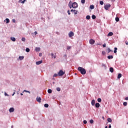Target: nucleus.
<instances>
[{
  "instance_id": "nucleus-55",
  "label": "nucleus",
  "mask_w": 128,
  "mask_h": 128,
  "mask_svg": "<svg viewBox=\"0 0 128 128\" xmlns=\"http://www.w3.org/2000/svg\"><path fill=\"white\" fill-rule=\"evenodd\" d=\"M4 94H5V96H8V94H6V93H5Z\"/></svg>"
},
{
  "instance_id": "nucleus-28",
  "label": "nucleus",
  "mask_w": 128,
  "mask_h": 128,
  "mask_svg": "<svg viewBox=\"0 0 128 128\" xmlns=\"http://www.w3.org/2000/svg\"><path fill=\"white\" fill-rule=\"evenodd\" d=\"M86 20H90V16H86Z\"/></svg>"
},
{
  "instance_id": "nucleus-6",
  "label": "nucleus",
  "mask_w": 128,
  "mask_h": 128,
  "mask_svg": "<svg viewBox=\"0 0 128 128\" xmlns=\"http://www.w3.org/2000/svg\"><path fill=\"white\" fill-rule=\"evenodd\" d=\"M36 100L38 102H40L42 101V98H40V97L38 96L36 98Z\"/></svg>"
},
{
  "instance_id": "nucleus-29",
  "label": "nucleus",
  "mask_w": 128,
  "mask_h": 128,
  "mask_svg": "<svg viewBox=\"0 0 128 128\" xmlns=\"http://www.w3.org/2000/svg\"><path fill=\"white\" fill-rule=\"evenodd\" d=\"M52 91L50 89H48V94H52Z\"/></svg>"
},
{
  "instance_id": "nucleus-11",
  "label": "nucleus",
  "mask_w": 128,
  "mask_h": 128,
  "mask_svg": "<svg viewBox=\"0 0 128 128\" xmlns=\"http://www.w3.org/2000/svg\"><path fill=\"white\" fill-rule=\"evenodd\" d=\"M95 104H96V100H92V106H94Z\"/></svg>"
},
{
  "instance_id": "nucleus-8",
  "label": "nucleus",
  "mask_w": 128,
  "mask_h": 128,
  "mask_svg": "<svg viewBox=\"0 0 128 128\" xmlns=\"http://www.w3.org/2000/svg\"><path fill=\"white\" fill-rule=\"evenodd\" d=\"M9 112H14V108H10Z\"/></svg>"
},
{
  "instance_id": "nucleus-19",
  "label": "nucleus",
  "mask_w": 128,
  "mask_h": 128,
  "mask_svg": "<svg viewBox=\"0 0 128 128\" xmlns=\"http://www.w3.org/2000/svg\"><path fill=\"white\" fill-rule=\"evenodd\" d=\"M6 24H8V23H10V19L6 18Z\"/></svg>"
},
{
  "instance_id": "nucleus-48",
  "label": "nucleus",
  "mask_w": 128,
  "mask_h": 128,
  "mask_svg": "<svg viewBox=\"0 0 128 128\" xmlns=\"http://www.w3.org/2000/svg\"><path fill=\"white\" fill-rule=\"evenodd\" d=\"M26 0H24L23 1H22L21 2L22 4H24V2H26Z\"/></svg>"
},
{
  "instance_id": "nucleus-33",
  "label": "nucleus",
  "mask_w": 128,
  "mask_h": 128,
  "mask_svg": "<svg viewBox=\"0 0 128 128\" xmlns=\"http://www.w3.org/2000/svg\"><path fill=\"white\" fill-rule=\"evenodd\" d=\"M44 108H48V104H44Z\"/></svg>"
},
{
  "instance_id": "nucleus-23",
  "label": "nucleus",
  "mask_w": 128,
  "mask_h": 128,
  "mask_svg": "<svg viewBox=\"0 0 128 128\" xmlns=\"http://www.w3.org/2000/svg\"><path fill=\"white\" fill-rule=\"evenodd\" d=\"M114 54H116V50H118V48H114Z\"/></svg>"
},
{
  "instance_id": "nucleus-12",
  "label": "nucleus",
  "mask_w": 128,
  "mask_h": 128,
  "mask_svg": "<svg viewBox=\"0 0 128 128\" xmlns=\"http://www.w3.org/2000/svg\"><path fill=\"white\" fill-rule=\"evenodd\" d=\"M10 40L12 42H16V38L14 37H11Z\"/></svg>"
},
{
  "instance_id": "nucleus-1",
  "label": "nucleus",
  "mask_w": 128,
  "mask_h": 128,
  "mask_svg": "<svg viewBox=\"0 0 128 128\" xmlns=\"http://www.w3.org/2000/svg\"><path fill=\"white\" fill-rule=\"evenodd\" d=\"M78 72H80V74H86V69L82 67H78Z\"/></svg>"
},
{
  "instance_id": "nucleus-18",
  "label": "nucleus",
  "mask_w": 128,
  "mask_h": 128,
  "mask_svg": "<svg viewBox=\"0 0 128 128\" xmlns=\"http://www.w3.org/2000/svg\"><path fill=\"white\" fill-rule=\"evenodd\" d=\"M92 20H96V15H92Z\"/></svg>"
},
{
  "instance_id": "nucleus-44",
  "label": "nucleus",
  "mask_w": 128,
  "mask_h": 128,
  "mask_svg": "<svg viewBox=\"0 0 128 128\" xmlns=\"http://www.w3.org/2000/svg\"><path fill=\"white\" fill-rule=\"evenodd\" d=\"M106 44H103V48H106Z\"/></svg>"
},
{
  "instance_id": "nucleus-60",
  "label": "nucleus",
  "mask_w": 128,
  "mask_h": 128,
  "mask_svg": "<svg viewBox=\"0 0 128 128\" xmlns=\"http://www.w3.org/2000/svg\"><path fill=\"white\" fill-rule=\"evenodd\" d=\"M105 128H108V126H106L105 127Z\"/></svg>"
},
{
  "instance_id": "nucleus-42",
  "label": "nucleus",
  "mask_w": 128,
  "mask_h": 128,
  "mask_svg": "<svg viewBox=\"0 0 128 128\" xmlns=\"http://www.w3.org/2000/svg\"><path fill=\"white\" fill-rule=\"evenodd\" d=\"M71 47L70 46H67V50H70Z\"/></svg>"
},
{
  "instance_id": "nucleus-53",
  "label": "nucleus",
  "mask_w": 128,
  "mask_h": 128,
  "mask_svg": "<svg viewBox=\"0 0 128 128\" xmlns=\"http://www.w3.org/2000/svg\"><path fill=\"white\" fill-rule=\"evenodd\" d=\"M108 128H112V125L110 124Z\"/></svg>"
},
{
  "instance_id": "nucleus-5",
  "label": "nucleus",
  "mask_w": 128,
  "mask_h": 128,
  "mask_svg": "<svg viewBox=\"0 0 128 128\" xmlns=\"http://www.w3.org/2000/svg\"><path fill=\"white\" fill-rule=\"evenodd\" d=\"M96 41H94V40L93 39H90L89 41V42L90 44H94Z\"/></svg>"
},
{
  "instance_id": "nucleus-56",
  "label": "nucleus",
  "mask_w": 128,
  "mask_h": 128,
  "mask_svg": "<svg viewBox=\"0 0 128 128\" xmlns=\"http://www.w3.org/2000/svg\"><path fill=\"white\" fill-rule=\"evenodd\" d=\"M20 95H21V96H24V94H22V93H21V94H20Z\"/></svg>"
},
{
  "instance_id": "nucleus-14",
  "label": "nucleus",
  "mask_w": 128,
  "mask_h": 128,
  "mask_svg": "<svg viewBox=\"0 0 128 128\" xmlns=\"http://www.w3.org/2000/svg\"><path fill=\"white\" fill-rule=\"evenodd\" d=\"M50 54L52 56V58H56V56H54V54L52 53Z\"/></svg>"
},
{
  "instance_id": "nucleus-47",
  "label": "nucleus",
  "mask_w": 128,
  "mask_h": 128,
  "mask_svg": "<svg viewBox=\"0 0 128 128\" xmlns=\"http://www.w3.org/2000/svg\"><path fill=\"white\" fill-rule=\"evenodd\" d=\"M35 36H36V34H38V32L36 31L34 32Z\"/></svg>"
},
{
  "instance_id": "nucleus-46",
  "label": "nucleus",
  "mask_w": 128,
  "mask_h": 128,
  "mask_svg": "<svg viewBox=\"0 0 128 128\" xmlns=\"http://www.w3.org/2000/svg\"><path fill=\"white\" fill-rule=\"evenodd\" d=\"M125 44L126 46H128V41H126L125 42Z\"/></svg>"
},
{
  "instance_id": "nucleus-40",
  "label": "nucleus",
  "mask_w": 128,
  "mask_h": 128,
  "mask_svg": "<svg viewBox=\"0 0 128 128\" xmlns=\"http://www.w3.org/2000/svg\"><path fill=\"white\" fill-rule=\"evenodd\" d=\"M90 124H94V120H90Z\"/></svg>"
},
{
  "instance_id": "nucleus-25",
  "label": "nucleus",
  "mask_w": 128,
  "mask_h": 128,
  "mask_svg": "<svg viewBox=\"0 0 128 128\" xmlns=\"http://www.w3.org/2000/svg\"><path fill=\"white\" fill-rule=\"evenodd\" d=\"M95 106H96V108H98L100 105L99 103H96Z\"/></svg>"
},
{
  "instance_id": "nucleus-4",
  "label": "nucleus",
  "mask_w": 128,
  "mask_h": 128,
  "mask_svg": "<svg viewBox=\"0 0 128 128\" xmlns=\"http://www.w3.org/2000/svg\"><path fill=\"white\" fill-rule=\"evenodd\" d=\"M110 8V4H106L104 6V8L106 10H108V8Z\"/></svg>"
},
{
  "instance_id": "nucleus-13",
  "label": "nucleus",
  "mask_w": 128,
  "mask_h": 128,
  "mask_svg": "<svg viewBox=\"0 0 128 128\" xmlns=\"http://www.w3.org/2000/svg\"><path fill=\"white\" fill-rule=\"evenodd\" d=\"M108 60H111V58H114V56H108Z\"/></svg>"
},
{
  "instance_id": "nucleus-16",
  "label": "nucleus",
  "mask_w": 128,
  "mask_h": 128,
  "mask_svg": "<svg viewBox=\"0 0 128 128\" xmlns=\"http://www.w3.org/2000/svg\"><path fill=\"white\" fill-rule=\"evenodd\" d=\"M110 72H114V68H112V67L110 68Z\"/></svg>"
},
{
  "instance_id": "nucleus-61",
  "label": "nucleus",
  "mask_w": 128,
  "mask_h": 128,
  "mask_svg": "<svg viewBox=\"0 0 128 128\" xmlns=\"http://www.w3.org/2000/svg\"><path fill=\"white\" fill-rule=\"evenodd\" d=\"M127 124H128V123H127Z\"/></svg>"
},
{
  "instance_id": "nucleus-27",
  "label": "nucleus",
  "mask_w": 128,
  "mask_h": 128,
  "mask_svg": "<svg viewBox=\"0 0 128 128\" xmlns=\"http://www.w3.org/2000/svg\"><path fill=\"white\" fill-rule=\"evenodd\" d=\"M74 14H78V10H74Z\"/></svg>"
},
{
  "instance_id": "nucleus-9",
  "label": "nucleus",
  "mask_w": 128,
  "mask_h": 128,
  "mask_svg": "<svg viewBox=\"0 0 128 128\" xmlns=\"http://www.w3.org/2000/svg\"><path fill=\"white\" fill-rule=\"evenodd\" d=\"M42 64V60H40L36 62V64L38 66V64Z\"/></svg>"
},
{
  "instance_id": "nucleus-21",
  "label": "nucleus",
  "mask_w": 128,
  "mask_h": 128,
  "mask_svg": "<svg viewBox=\"0 0 128 128\" xmlns=\"http://www.w3.org/2000/svg\"><path fill=\"white\" fill-rule=\"evenodd\" d=\"M102 68H106V64H102Z\"/></svg>"
},
{
  "instance_id": "nucleus-41",
  "label": "nucleus",
  "mask_w": 128,
  "mask_h": 128,
  "mask_svg": "<svg viewBox=\"0 0 128 128\" xmlns=\"http://www.w3.org/2000/svg\"><path fill=\"white\" fill-rule=\"evenodd\" d=\"M88 123V122L86 121V120H84V124H87Z\"/></svg>"
},
{
  "instance_id": "nucleus-43",
  "label": "nucleus",
  "mask_w": 128,
  "mask_h": 128,
  "mask_svg": "<svg viewBox=\"0 0 128 128\" xmlns=\"http://www.w3.org/2000/svg\"><path fill=\"white\" fill-rule=\"evenodd\" d=\"M58 76V74H54L53 76L56 77V76Z\"/></svg>"
},
{
  "instance_id": "nucleus-37",
  "label": "nucleus",
  "mask_w": 128,
  "mask_h": 128,
  "mask_svg": "<svg viewBox=\"0 0 128 128\" xmlns=\"http://www.w3.org/2000/svg\"><path fill=\"white\" fill-rule=\"evenodd\" d=\"M100 4H101V6H102V4H104V2L102 1H100Z\"/></svg>"
},
{
  "instance_id": "nucleus-32",
  "label": "nucleus",
  "mask_w": 128,
  "mask_h": 128,
  "mask_svg": "<svg viewBox=\"0 0 128 128\" xmlns=\"http://www.w3.org/2000/svg\"><path fill=\"white\" fill-rule=\"evenodd\" d=\"M123 104H124V106H126L128 105V102H124L123 103Z\"/></svg>"
},
{
  "instance_id": "nucleus-34",
  "label": "nucleus",
  "mask_w": 128,
  "mask_h": 128,
  "mask_svg": "<svg viewBox=\"0 0 128 128\" xmlns=\"http://www.w3.org/2000/svg\"><path fill=\"white\" fill-rule=\"evenodd\" d=\"M26 52H30V50L28 48H26Z\"/></svg>"
},
{
  "instance_id": "nucleus-45",
  "label": "nucleus",
  "mask_w": 128,
  "mask_h": 128,
  "mask_svg": "<svg viewBox=\"0 0 128 128\" xmlns=\"http://www.w3.org/2000/svg\"><path fill=\"white\" fill-rule=\"evenodd\" d=\"M28 92V90H24L23 91V92Z\"/></svg>"
},
{
  "instance_id": "nucleus-36",
  "label": "nucleus",
  "mask_w": 128,
  "mask_h": 128,
  "mask_svg": "<svg viewBox=\"0 0 128 128\" xmlns=\"http://www.w3.org/2000/svg\"><path fill=\"white\" fill-rule=\"evenodd\" d=\"M56 90H58V92H60V88H56Z\"/></svg>"
},
{
  "instance_id": "nucleus-31",
  "label": "nucleus",
  "mask_w": 128,
  "mask_h": 128,
  "mask_svg": "<svg viewBox=\"0 0 128 128\" xmlns=\"http://www.w3.org/2000/svg\"><path fill=\"white\" fill-rule=\"evenodd\" d=\"M116 22H120V18L118 17L116 18Z\"/></svg>"
},
{
  "instance_id": "nucleus-58",
  "label": "nucleus",
  "mask_w": 128,
  "mask_h": 128,
  "mask_svg": "<svg viewBox=\"0 0 128 128\" xmlns=\"http://www.w3.org/2000/svg\"><path fill=\"white\" fill-rule=\"evenodd\" d=\"M102 118H103V120H104V117L103 116V117H102Z\"/></svg>"
},
{
  "instance_id": "nucleus-49",
  "label": "nucleus",
  "mask_w": 128,
  "mask_h": 128,
  "mask_svg": "<svg viewBox=\"0 0 128 128\" xmlns=\"http://www.w3.org/2000/svg\"><path fill=\"white\" fill-rule=\"evenodd\" d=\"M42 56V54L40 53L39 54V56Z\"/></svg>"
},
{
  "instance_id": "nucleus-26",
  "label": "nucleus",
  "mask_w": 128,
  "mask_h": 128,
  "mask_svg": "<svg viewBox=\"0 0 128 128\" xmlns=\"http://www.w3.org/2000/svg\"><path fill=\"white\" fill-rule=\"evenodd\" d=\"M122 78V74H119L118 76V78Z\"/></svg>"
},
{
  "instance_id": "nucleus-52",
  "label": "nucleus",
  "mask_w": 128,
  "mask_h": 128,
  "mask_svg": "<svg viewBox=\"0 0 128 128\" xmlns=\"http://www.w3.org/2000/svg\"><path fill=\"white\" fill-rule=\"evenodd\" d=\"M125 100H128V97H126V98H125Z\"/></svg>"
},
{
  "instance_id": "nucleus-7",
  "label": "nucleus",
  "mask_w": 128,
  "mask_h": 128,
  "mask_svg": "<svg viewBox=\"0 0 128 128\" xmlns=\"http://www.w3.org/2000/svg\"><path fill=\"white\" fill-rule=\"evenodd\" d=\"M68 36L70 38H72V36H74V32H70L69 34H68Z\"/></svg>"
},
{
  "instance_id": "nucleus-57",
  "label": "nucleus",
  "mask_w": 128,
  "mask_h": 128,
  "mask_svg": "<svg viewBox=\"0 0 128 128\" xmlns=\"http://www.w3.org/2000/svg\"><path fill=\"white\" fill-rule=\"evenodd\" d=\"M70 12H74V10H71Z\"/></svg>"
},
{
  "instance_id": "nucleus-54",
  "label": "nucleus",
  "mask_w": 128,
  "mask_h": 128,
  "mask_svg": "<svg viewBox=\"0 0 128 128\" xmlns=\"http://www.w3.org/2000/svg\"><path fill=\"white\" fill-rule=\"evenodd\" d=\"M14 94H16L14 92V94H12V96H14Z\"/></svg>"
},
{
  "instance_id": "nucleus-38",
  "label": "nucleus",
  "mask_w": 128,
  "mask_h": 128,
  "mask_svg": "<svg viewBox=\"0 0 128 128\" xmlns=\"http://www.w3.org/2000/svg\"><path fill=\"white\" fill-rule=\"evenodd\" d=\"M22 42H25V41H26V38H22Z\"/></svg>"
},
{
  "instance_id": "nucleus-22",
  "label": "nucleus",
  "mask_w": 128,
  "mask_h": 128,
  "mask_svg": "<svg viewBox=\"0 0 128 128\" xmlns=\"http://www.w3.org/2000/svg\"><path fill=\"white\" fill-rule=\"evenodd\" d=\"M90 10H94V5H91L90 6Z\"/></svg>"
},
{
  "instance_id": "nucleus-59",
  "label": "nucleus",
  "mask_w": 128,
  "mask_h": 128,
  "mask_svg": "<svg viewBox=\"0 0 128 128\" xmlns=\"http://www.w3.org/2000/svg\"><path fill=\"white\" fill-rule=\"evenodd\" d=\"M22 0H20V2H22Z\"/></svg>"
},
{
  "instance_id": "nucleus-51",
  "label": "nucleus",
  "mask_w": 128,
  "mask_h": 128,
  "mask_svg": "<svg viewBox=\"0 0 128 128\" xmlns=\"http://www.w3.org/2000/svg\"><path fill=\"white\" fill-rule=\"evenodd\" d=\"M12 22H16V20L13 19V20H12Z\"/></svg>"
},
{
  "instance_id": "nucleus-35",
  "label": "nucleus",
  "mask_w": 128,
  "mask_h": 128,
  "mask_svg": "<svg viewBox=\"0 0 128 128\" xmlns=\"http://www.w3.org/2000/svg\"><path fill=\"white\" fill-rule=\"evenodd\" d=\"M82 4H84L86 2V0H81Z\"/></svg>"
},
{
  "instance_id": "nucleus-50",
  "label": "nucleus",
  "mask_w": 128,
  "mask_h": 128,
  "mask_svg": "<svg viewBox=\"0 0 128 128\" xmlns=\"http://www.w3.org/2000/svg\"><path fill=\"white\" fill-rule=\"evenodd\" d=\"M68 14H70V10H68Z\"/></svg>"
},
{
  "instance_id": "nucleus-24",
  "label": "nucleus",
  "mask_w": 128,
  "mask_h": 128,
  "mask_svg": "<svg viewBox=\"0 0 128 128\" xmlns=\"http://www.w3.org/2000/svg\"><path fill=\"white\" fill-rule=\"evenodd\" d=\"M110 52H112V50L110 48H108V53L110 54Z\"/></svg>"
},
{
  "instance_id": "nucleus-20",
  "label": "nucleus",
  "mask_w": 128,
  "mask_h": 128,
  "mask_svg": "<svg viewBox=\"0 0 128 128\" xmlns=\"http://www.w3.org/2000/svg\"><path fill=\"white\" fill-rule=\"evenodd\" d=\"M36 52H40V48H36Z\"/></svg>"
},
{
  "instance_id": "nucleus-17",
  "label": "nucleus",
  "mask_w": 128,
  "mask_h": 128,
  "mask_svg": "<svg viewBox=\"0 0 128 128\" xmlns=\"http://www.w3.org/2000/svg\"><path fill=\"white\" fill-rule=\"evenodd\" d=\"M23 58H24V56H19V59L20 60H22Z\"/></svg>"
},
{
  "instance_id": "nucleus-39",
  "label": "nucleus",
  "mask_w": 128,
  "mask_h": 128,
  "mask_svg": "<svg viewBox=\"0 0 128 128\" xmlns=\"http://www.w3.org/2000/svg\"><path fill=\"white\" fill-rule=\"evenodd\" d=\"M102 56H104L106 54V52L102 51Z\"/></svg>"
},
{
  "instance_id": "nucleus-15",
  "label": "nucleus",
  "mask_w": 128,
  "mask_h": 128,
  "mask_svg": "<svg viewBox=\"0 0 128 128\" xmlns=\"http://www.w3.org/2000/svg\"><path fill=\"white\" fill-rule=\"evenodd\" d=\"M108 122H112V118H108L107 120Z\"/></svg>"
},
{
  "instance_id": "nucleus-30",
  "label": "nucleus",
  "mask_w": 128,
  "mask_h": 128,
  "mask_svg": "<svg viewBox=\"0 0 128 128\" xmlns=\"http://www.w3.org/2000/svg\"><path fill=\"white\" fill-rule=\"evenodd\" d=\"M98 102H102V98H98Z\"/></svg>"
},
{
  "instance_id": "nucleus-2",
  "label": "nucleus",
  "mask_w": 128,
  "mask_h": 128,
  "mask_svg": "<svg viewBox=\"0 0 128 128\" xmlns=\"http://www.w3.org/2000/svg\"><path fill=\"white\" fill-rule=\"evenodd\" d=\"M78 3L74 2L73 4H72V6H70V4H69V7L70 8H78Z\"/></svg>"
},
{
  "instance_id": "nucleus-3",
  "label": "nucleus",
  "mask_w": 128,
  "mask_h": 128,
  "mask_svg": "<svg viewBox=\"0 0 128 128\" xmlns=\"http://www.w3.org/2000/svg\"><path fill=\"white\" fill-rule=\"evenodd\" d=\"M64 72L62 71V70H60V72H58V76H64Z\"/></svg>"
},
{
  "instance_id": "nucleus-10",
  "label": "nucleus",
  "mask_w": 128,
  "mask_h": 128,
  "mask_svg": "<svg viewBox=\"0 0 128 128\" xmlns=\"http://www.w3.org/2000/svg\"><path fill=\"white\" fill-rule=\"evenodd\" d=\"M114 36V33L112 32H110L108 34V36Z\"/></svg>"
}]
</instances>
